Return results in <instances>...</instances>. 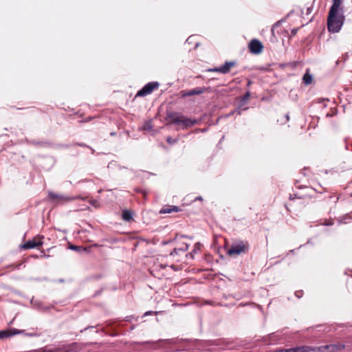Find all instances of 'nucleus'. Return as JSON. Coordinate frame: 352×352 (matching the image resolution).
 <instances>
[{
	"label": "nucleus",
	"instance_id": "nucleus-1",
	"mask_svg": "<svg viewBox=\"0 0 352 352\" xmlns=\"http://www.w3.org/2000/svg\"><path fill=\"white\" fill-rule=\"evenodd\" d=\"M345 21L344 12L329 11L327 17V28L329 32H339Z\"/></svg>",
	"mask_w": 352,
	"mask_h": 352
},
{
	"label": "nucleus",
	"instance_id": "nucleus-2",
	"mask_svg": "<svg viewBox=\"0 0 352 352\" xmlns=\"http://www.w3.org/2000/svg\"><path fill=\"white\" fill-rule=\"evenodd\" d=\"M250 245L248 241H238L232 243L227 253L230 256L239 255L242 253H246L249 250Z\"/></svg>",
	"mask_w": 352,
	"mask_h": 352
},
{
	"label": "nucleus",
	"instance_id": "nucleus-3",
	"mask_svg": "<svg viewBox=\"0 0 352 352\" xmlns=\"http://www.w3.org/2000/svg\"><path fill=\"white\" fill-rule=\"evenodd\" d=\"M48 198L50 199V202L56 205L63 204L64 203L73 201L75 199L74 197L69 196L56 194L52 191L48 192Z\"/></svg>",
	"mask_w": 352,
	"mask_h": 352
},
{
	"label": "nucleus",
	"instance_id": "nucleus-4",
	"mask_svg": "<svg viewBox=\"0 0 352 352\" xmlns=\"http://www.w3.org/2000/svg\"><path fill=\"white\" fill-rule=\"evenodd\" d=\"M160 86V83L156 81L149 82L146 84L141 89H140L136 94V97L146 96L153 92L155 89H157Z\"/></svg>",
	"mask_w": 352,
	"mask_h": 352
},
{
	"label": "nucleus",
	"instance_id": "nucleus-5",
	"mask_svg": "<svg viewBox=\"0 0 352 352\" xmlns=\"http://www.w3.org/2000/svg\"><path fill=\"white\" fill-rule=\"evenodd\" d=\"M207 89H208V88H206L205 87H195L194 89H189V90H182L179 92V95H180L181 98H186L188 96H195V95H199V94H204L207 91Z\"/></svg>",
	"mask_w": 352,
	"mask_h": 352
},
{
	"label": "nucleus",
	"instance_id": "nucleus-6",
	"mask_svg": "<svg viewBox=\"0 0 352 352\" xmlns=\"http://www.w3.org/2000/svg\"><path fill=\"white\" fill-rule=\"evenodd\" d=\"M345 345L341 343L331 344L324 346H320L318 348L320 352H338L344 349Z\"/></svg>",
	"mask_w": 352,
	"mask_h": 352
},
{
	"label": "nucleus",
	"instance_id": "nucleus-7",
	"mask_svg": "<svg viewBox=\"0 0 352 352\" xmlns=\"http://www.w3.org/2000/svg\"><path fill=\"white\" fill-rule=\"evenodd\" d=\"M249 49L252 54H259L263 51V45L259 40L254 38L249 44Z\"/></svg>",
	"mask_w": 352,
	"mask_h": 352
},
{
	"label": "nucleus",
	"instance_id": "nucleus-8",
	"mask_svg": "<svg viewBox=\"0 0 352 352\" xmlns=\"http://www.w3.org/2000/svg\"><path fill=\"white\" fill-rule=\"evenodd\" d=\"M43 239V236H42L40 240H36V238H34L32 240H29L22 245L21 248L24 250H28L41 246L43 244L42 241Z\"/></svg>",
	"mask_w": 352,
	"mask_h": 352
},
{
	"label": "nucleus",
	"instance_id": "nucleus-9",
	"mask_svg": "<svg viewBox=\"0 0 352 352\" xmlns=\"http://www.w3.org/2000/svg\"><path fill=\"white\" fill-rule=\"evenodd\" d=\"M24 330H19L14 328L0 331V339L10 338L11 336L23 333Z\"/></svg>",
	"mask_w": 352,
	"mask_h": 352
},
{
	"label": "nucleus",
	"instance_id": "nucleus-10",
	"mask_svg": "<svg viewBox=\"0 0 352 352\" xmlns=\"http://www.w3.org/2000/svg\"><path fill=\"white\" fill-rule=\"evenodd\" d=\"M315 351V348L310 346H300L290 349H284V352H310Z\"/></svg>",
	"mask_w": 352,
	"mask_h": 352
},
{
	"label": "nucleus",
	"instance_id": "nucleus-11",
	"mask_svg": "<svg viewBox=\"0 0 352 352\" xmlns=\"http://www.w3.org/2000/svg\"><path fill=\"white\" fill-rule=\"evenodd\" d=\"M166 117L170 120L171 123L177 125L181 124V116L178 113L168 111L166 112Z\"/></svg>",
	"mask_w": 352,
	"mask_h": 352
},
{
	"label": "nucleus",
	"instance_id": "nucleus-12",
	"mask_svg": "<svg viewBox=\"0 0 352 352\" xmlns=\"http://www.w3.org/2000/svg\"><path fill=\"white\" fill-rule=\"evenodd\" d=\"M197 123V120L195 119H191L181 116V124L183 125L182 129H188Z\"/></svg>",
	"mask_w": 352,
	"mask_h": 352
},
{
	"label": "nucleus",
	"instance_id": "nucleus-13",
	"mask_svg": "<svg viewBox=\"0 0 352 352\" xmlns=\"http://www.w3.org/2000/svg\"><path fill=\"white\" fill-rule=\"evenodd\" d=\"M189 244L183 242L179 247L175 248L173 251L170 252V255L175 256L178 255L180 252H185L188 250Z\"/></svg>",
	"mask_w": 352,
	"mask_h": 352
},
{
	"label": "nucleus",
	"instance_id": "nucleus-14",
	"mask_svg": "<svg viewBox=\"0 0 352 352\" xmlns=\"http://www.w3.org/2000/svg\"><path fill=\"white\" fill-rule=\"evenodd\" d=\"M181 209L179 207L176 206L166 205L160 210V214H169L173 212H179Z\"/></svg>",
	"mask_w": 352,
	"mask_h": 352
},
{
	"label": "nucleus",
	"instance_id": "nucleus-15",
	"mask_svg": "<svg viewBox=\"0 0 352 352\" xmlns=\"http://www.w3.org/2000/svg\"><path fill=\"white\" fill-rule=\"evenodd\" d=\"M57 304H58L57 302L54 301L53 303L50 304V305L45 306L43 305V302L38 301V302H35L34 307H36L37 308V309H38L39 311L45 312V311H47L48 310H50V309L54 308V305H57Z\"/></svg>",
	"mask_w": 352,
	"mask_h": 352
},
{
	"label": "nucleus",
	"instance_id": "nucleus-16",
	"mask_svg": "<svg viewBox=\"0 0 352 352\" xmlns=\"http://www.w3.org/2000/svg\"><path fill=\"white\" fill-rule=\"evenodd\" d=\"M342 3V0H333L329 11L344 12L343 7L341 6Z\"/></svg>",
	"mask_w": 352,
	"mask_h": 352
},
{
	"label": "nucleus",
	"instance_id": "nucleus-17",
	"mask_svg": "<svg viewBox=\"0 0 352 352\" xmlns=\"http://www.w3.org/2000/svg\"><path fill=\"white\" fill-rule=\"evenodd\" d=\"M122 217L123 220L130 221L133 220V213L131 210H124L122 213Z\"/></svg>",
	"mask_w": 352,
	"mask_h": 352
},
{
	"label": "nucleus",
	"instance_id": "nucleus-18",
	"mask_svg": "<svg viewBox=\"0 0 352 352\" xmlns=\"http://www.w3.org/2000/svg\"><path fill=\"white\" fill-rule=\"evenodd\" d=\"M313 80V76L311 74L306 72L302 78L303 83L306 85H309L311 83Z\"/></svg>",
	"mask_w": 352,
	"mask_h": 352
},
{
	"label": "nucleus",
	"instance_id": "nucleus-19",
	"mask_svg": "<svg viewBox=\"0 0 352 352\" xmlns=\"http://www.w3.org/2000/svg\"><path fill=\"white\" fill-rule=\"evenodd\" d=\"M352 219V215L351 214H345L340 218L338 220L339 223H347L351 221Z\"/></svg>",
	"mask_w": 352,
	"mask_h": 352
},
{
	"label": "nucleus",
	"instance_id": "nucleus-20",
	"mask_svg": "<svg viewBox=\"0 0 352 352\" xmlns=\"http://www.w3.org/2000/svg\"><path fill=\"white\" fill-rule=\"evenodd\" d=\"M220 70H221V73L223 74H226L228 73H229L230 69L229 68V66L228 65V63H226V61L225 62V63L220 66Z\"/></svg>",
	"mask_w": 352,
	"mask_h": 352
},
{
	"label": "nucleus",
	"instance_id": "nucleus-21",
	"mask_svg": "<svg viewBox=\"0 0 352 352\" xmlns=\"http://www.w3.org/2000/svg\"><path fill=\"white\" fill-rule=\"evenodd\" d=\"M250 91L248 90L245 92V94L242 97V98L240 101L241 105L245 104L246 103V101L248 100V99L250 98Z\"/></svg>",
	"mask_w": 352,
	"mask_h": 352
},
{
	"label": "nucleus",
	"instance_id": "nucleus-22",
	"mask_svg": "<svg viewBox=\"0 0 352 352\" xmlns=\"http://www.w3.org/2000/svg\"><path fill=\"white\" fill-rule=\"evenodd\" d=\"M173 242H178V236H175V237L173 239H171L170 240H168V241H162L161 242V244L162 245H166L168 244H170Z\"/></svg>",
	"mask_w": 352,
	"mask_h": 352
},
{
	"label": "nucleus",
	"instance_id": "nucleus-23",
	"mask_svg": "<svg viewBox=\"0 0 352 352\" xmlns=\"http://www.w3.org/2000/svg\"><path fill=\"white\" fill-rule=\"evenodd\" d=\"M201 245L200 243H196L193 247V249H192V252L195 253V254H197L198 253L200 250H201Z\"/></svg>",
	"mask_w": 352,
	"mask_h": 352
},
{
	"label": "nucleus",
	"instance_id": "nucleus-24",
	"mask_svg": "<svg viewBox=\"0 0 352 352\" xmlns=\"http://www.w3.org/2000/svg\"><path fill=\"white\" fill-rule=\"evenodd\" d=\"M283 21V19L279 20V21H276V23L272 25V28H271V32H272V34L273 35L274 34V29H275L276 28L278 27V26L280 25V23H282V21Z\"/></svg>",
	"mask_w": 352,
	"mask_h": 352
},
{
	"label": "nucleus",
	"instance_id": "nucleus-25",
	"mask_svg": "<svg viewBox=\"0 0 352 352\" xmlns=\"http://www.w3.org/2000/svg\"><path fill=\"white\" fill-rule=\"evenodd\" d=\"M166 142L169 144H175L176 142H177V139H175V138H173L171 137H168L166 138Z\"/></svg>",
	"mask_w": 352,
	"mask_h": 352
},
{
	"label": "nucleus",
	"instance_id": "nucleus-26",
	"mask_svg": "<svg viewBox=\"0 0 352 352\" xmlns=\"http://www.w3.org/2000/svg\"><path fill=\"white\" fill-rule=\"evenodd\" d=\"M160 312L158 311H146L144 315H143V317H145V316H152V315H157Z\"/></svg>",
	"mask_w": 352,
	"mask_h": 352
},
{
	"label": "nucleus",
	"instance_id": "nucleus-27",
	"mask_svg": "<svg viewBox=\"0 0 352 352\" xmlns=\"http://www.w3.org/2000/svg\"><path fill=\"white\" fill-rule=\"evenodd\" d=\"M175 236H178V241L180 239H184V238H188L190 239H192V236H187V235H185V234H176Z\"/></svg>",
	"mask_w": 352,
	"mask_h": 352
},
{
	"label": "nucleus",
	"instance_id": "nucleus-28",
	"mask_svg": "<svg viewBox=\"0 0 352 352\" xmlns=\"http://www.w3.org/2000/svg\"><path fill=\"white\" fill-rule=\"evenodd\" d=\"M69 249L75 251H80L81 250V247L75 245H71L69 246Z\"/></svg>",
	"mask_w": 352,
	"mask_h": 352
},
{
	"label": "nucleus",
	"instance_id": "nucleus-29",
	"mask_svg": "<svg viewBox=\"0 0 352 352\" xmlns=\"http://www.w3.org/2000/svg\"><path fill=\"white\" fill-rule=\"evenodd\" d=\"M303 295V291L302 290H298L295 292V296L298 298H300Z\"/></svg>",
	"mask_w": 352,
	"mask_h": 352
},
{
	"label": "nucleus",
	"instance_id": "nucleus-30",
	"mask_svg": "<svg viewBox=\"0 0 352 352\" xmlns=\"http://www.w3.org/2000/svg\"><path fill=\"white\" fill-rule=\"evenodd\" d=\"M226 63H228L230 69H231L232 67H234L236 65V62L235 60L226 61Z\"/></svg>",
	"mask_w": 352,
	"mask_h": 352
},
{
	"label": "nucleus",
	"instance_id": "nucleus-31",
	"mask_svg": "<svg viewBox=\"0 0 352 352\" xmlns=\"http://www.w3.org/2000/svg\"><path fill=\"white\" fill-rule=\"evenodd\" d=\"M23 265V263H19L17 265H12V267L13 270H20L21 269V267Z\"/></svg>",
	"mask_w": 352,
	"mask_h": 352
},
{
	"label": "nucleus",
	"instance_id": "nucleus-32",
	"mask_svg": "<svg viewBox=\"0 0 352 352\" xmlns=\"http://www.w3.org/2000/svg\"><path fill=\"white\" fill-rule=\"evenodd\" d=\"M208 72H219V73H221L220 67L209 69Z\"/></svg>",
	"mask_w": 352,
	"mask_h": 352
},
{
	"label": "nucleus",
	"instance_id": "nucleus-33",
	"mask_svg": "<svg viewBox=\"0 0 352 352\" xmlns=\"http://www.w3.org/2000/svg\"><path fill=\"white\" fill-rule=\"evenodd\" d=\"M75 145L79 146L80 147L90 148V146L89 145H87L85 143L77 142V143H75Z\"/></svg>",
	"mask_w": 352,
	"mask_h": 352
},
{
	"label": "nucleus",
	"instance_id": "nucleus-34",
	"mask_svg": "<svg viewBox=\"0 0 352 352\" xmlns=\"http://www.w3.org/2000/svg\"><path fill=\"white\" fill-rule=\"evenodd\" d=\"M195 254L192 251L191 252H189L188 254H186V257L187 258H190L191 259H193Z\"/></svg>",
	"mask_w": 352,
	"mask_h": 352
},
{
	"label": "nucleus",
	"instance_id": "nucleus-35",
	"mask_svg": "<svg viewBox=\"0 0 352 352\" xmlns=\"http://www.w3.org/2000/svg\"><path fill=\"white\" fill-rule=\"evenodd\" d=\"M31 144L33 145H39V144H43L45 142H36L34 140L31 141Z\"/></svg>",
	"mask_w": 352,
	"mask_h": 352
},
{
	"label": "nucleus",
	"instance_id": "nucleus-36",
	"mask_svg": "<svg viewBox=\"0 0 352 352\" xmlns=\"http://www.w3.org/2000/svg\"><path fill=\"white\" fill-rule=\"evenodd\" d=\"M135 190L137 192H139V193H142L144 195H146V192L144 190H142L140 188H135Z\"/></svg>",
	"mask_w": 352,
	"mask_h": 352
},
{
	"label": "nucleus",
	"instance_id": "nucleus-37",
	"mask_svg": "<svg viewBox=\"0 0 352 352\" xmlns=\"http://www.w3.org/2000/svg\"><path fill=\"white\" fill-rule=\"evenodd\" d=\"M298 28H294L291 31L292 36H295L298 32Z\"/></svg>",
	"mask_w": 352,
	"mask_h": 352
},
{
	"label": "nucleus",
	"instance_id": "nucleus-38",
	"mask_svg": "<svg viewBox=\"0 0 352 352\" xmlns=\"http://www.w3.org/2000/svg\"><path fill=\"white\" fill-rule=\"evenodd\" d=\"M133 318H134V317H133V316H126V317L125 318V320H126V321L129 322V321H131V320H132Z\"/></svg>",
	"mask_w": 352,
	"mask_h": 352
},
{
	"label": "nucleus",
	"instance_id": "nucleus-39",
	"mask_svg": "<svg viewBox=\"0 0 352 352\" xmlns=\"http://www.w3.org/2000/svg\"><path fill=\"white\" fill-rule=\"evenodd\" d=\"M102 289H101L96 291V292L94 294V296H97L100 295L101 294V292H102Z\"/></svg>",
	"mask_w": 352,
	"mask_h": 352
},
{
	"label": "nucleus",
	"instance_id": "nucleus-40",
	"mask_svg": "<svg viewBox=\"0 0 352 352\" xmlns=\"http://www.w3.org/2000/svg\"><path fill=\"white\" fill-rule=\"evenodd\" d=\"M348 58H349V53L346 52L344 55V60L346 61L348 59Z\"/></svg>",
	"mask_w": 352,
	"mask_h": 352
},
{
	"label": "nucleus",
	"instance_id": "nucleus-41",
	"mask_svg": "<svg viewBox=\"0 0 352 352\" xmlns=\"http://www.w3.org/2000/svg\"><path fill=\"white\" fill-rule=\"evenodd\" d=\"M92 328H94L93 326L87 327L85 328L84 329L81 330L80 332L82 333V332H83V331H86V330H87L89 329H92Z\"/></svg>",
	"mask_w": 352,
	"mask_h": 352
},
{
	"label": "nucleus",
	"instance_id": "nucleus-42",
	"mask_svg": "<svg viewBox=\"0 0 352 352\" xmlns=\"http://www.w3.org/2000/svg\"><path fill=\"white\" fill-rule=\"evenodd\" d=\"M96 203H97V201H96V200H91V201H90V204H91V205H93V206H96Z\"/></svg>",
	"mask_w": 352,
	"mask_h": 352
},
{
	"label": "nucleus",
	"instance_id": "nucleus-43",
	"mask_svg": "<svg viewBox=\"0 0 352 352\" xmlns=\"http://www.w3.org/2000/svg\"><path fill=\"white\" fill-rule=\"evenodd\" d=\"M285 118H286V122L289 121V113H287L286 115H285Z\"/></svg>",
	"mask_w": 352,
	"mask_h": 352
},
{
	"label": "nucleus",
	"instance_id": "nucleus-44",
	"mask_svg": "<svg viewBox=\"0 0 352 352\" xmlns=\"http://www.w3.org/2000/svg\"><path fill=\"white\" fill-rule=\"evenodd\" d=\"M252 84V82L251 80H248V82H247V87H250L251 85Z\"/></svg>",
	"mask_w": 352,
	"mask_h": 352
},
{
	"label": "nucleus",
	"instance_id": "nucleus-45",
	"mask_svg": "<svg viewBox=\"0 0 352 352\" xmlns=\"http://www.w3.org/2000/svg\"><path fill=\"white\" fill-rule=\"evenodd\" d=\"M89 148L91 150V153H92V154H94V153H95V150H94L93 148H91V147L90 146V148Z\"/></svg>",
	"mask_w": 352,
	"mask_h": 352
},
{
	"label": "nucleus",
	"instance_id": "nucleus-46",
	"mask_svg": "<svg viewBox=\"0 0 352 352\" xmlns=\"http://www.w3.org/2000/svg\"><path fill=\"white\" fill-rule=\"evenodd\" d=\"M344 141H345V142H346L345 148H346V150H348V149H349V147H348V144H347V142H346V141H347V140H346V139H345V140H344Z\"/></svg>",
	"mask_w": 352,
	"mask_h": 352
},
{
	"label": "nucleus",
	"instance_id": "nucleus-47",
	"mask_svg": "<svg viewBox=\"0 0 352 352\" xmlns=\"http://www.w3.org/2000/svg\"><path fill=\"white\" fill-rule=\"evenodd\" d=\"M295 197H296V195H294V197H293V195H289V199H294Z\"/></svg>",
	"mask_w": 352,
	"mask_h": 352
},
{
	"label": "nucleus",
	"instance_id": "nucleus-48",
	"mask_svg": "<svg viewBox=\"0 0 352 352\" xmlns=\"http://www.w3.org/2000/svg\"><path fill=\"white\" fill-rule=\"evenodd\" d=\"M325 225H327V226H331V225H333V222L332 221H329L328 223H326Z\"/></svg>",
	"mask_w": 352,
	"mask_h": 352
},
{
	"label": "nucleus",
	"instance_id": "nucleus-49",
	"mask_svg": "<svg viewBox=\"0 0 352 352\" xmlns=\"http://www.w3.org/2000/svg\"><path fill=\"white\" fill-rule=\"evenodd\" d=\"M311 10H312V9H311V8H307V14H309V13L311 12Z\"/></svg>",
	"mask_w": 352,
	"mask_h": 352
},
{
	"label": "nucleus",
	"instance_id": "nucleus-50",
	"mask_svg": "<svg viewBox=\"0 0 352 352\" xmlns=\"http://www.w3.org/2000/svg\"><path fill=\"white\" fill-rule=\"evenodd\" d=\"M69 146V145H64V144H62L60 146V147H62V148H68Z\"/></svg>",
	"mask_w": 352,
	"mask_h": 352
},
{
	"label": "nucleus",
	"instance_id": "nucleus-51",
	"mask_svg": "<svg viewBox=\"0 0 352 352\" xmlns=\"http://www.w3.org/2000/svg\"><path fill=\"white\" fill-rule=\"evenodd\" d=\"M151 128H152L151 125V124H148V126H147V129H148V130H150V129H151Z\"/></svg>",
	"mask_w": 352,
	"mask_h": 352
},
{
	"label": "nucleus",
	"instance_id": "nucleus-52",
	"mask_svg": "<svg viewBox=\"0 0 352 352\" xmlns=\"http://www.w3.org/2000/svg\"><path fill=\"white\" fill-rule=\"evenodd\" d=\"M116 134V132H111V133H110V135H111V136H113V135H115Z\"/></svg>",
	"mask_w": 352,
	"mask_h": 352
},
{
	"label": "nucleus",
	"instance_id": "nucleus-53",
	"mask_svg": "<svg viewBox=\"0 0 352 352\" xmlns=\"http://www.w3.org/2000/svg\"><path fill=\"white\" fill-rule=\"evenodd\" d=\"M25 335L28 336H32L34 334L33 333H26Z\"/></svg>",
	"mask_w": 352,
	"mask_h": 352
},
{
	"label": "nucleus",
	"instance_id": "nucleus-54",
	"mask_svg": "<svg viewBox=\"0 0 352 352\" xmlns=\"http://www.w3.org/2000/svg\"><path fill=\"white\" fill-rule=\"evenodd\" d=\"M196 199L201 200V199H202V197H197L196 198Z\"/></svg>",
	"mask_w": 352,
	"mask_h": 352
},
{
	"label": "nucleus",
	"instance_id": "nucleus-55",
	"mask_svg": "<svg viewBox=\"0 0 352 352\" xmlns=\"http://www.w3.org/2000/svg\"><path fill=\"white\" fill-rule=\"evenodd\" d=\"M190 39V36L187 38L186 41H189Z\"/></svg>",
	"mask_w": 352,
	"mask_h": 352
},
{
	"label": "nucleus",
	"instance_id": "nucleus-56",
	"mask_svg": "<svg viewBox=\"0 0 352 352\" xmlns=\"http://www.w3.org/2000/svg\"><path fill=\"white\" fill-rule=\"evenodd\" d=\"M327 116H331V113H327Z\"/></svg>",
	"mask_w": 352,
	"mask_h": 352
},
{
	"label": "nucleus",
	"instance_id": "nucleus-57",
	"mask_svg": "<svg viewBox=\"0 0 352 352\" xmlns=\"http://www.w3.org/2000/svg\"><path fill=\"white\" fill-rule=\"evenodd\" d=\"M91 118H88V120H86V122H88V120H90Z\"/></svg>",
	"mask_w": 352,
	"mask_h": 352
},
{
	"label": "nucleus",
	"instance_id": "nucleus-58",
	"mask_svg": "<svg viewBox=\"0 0 352 352\" xmlns=\"http://www.w3.org/2000/svg\"><path fill=\"white\" fill-rule=\"evenodd\" d=\"M91 118H88V120H86V122H88V120H90Z\"/></svg>",
	"mask_w": 352,
	"mask_h": 352
}]
</instances>
